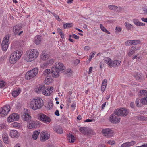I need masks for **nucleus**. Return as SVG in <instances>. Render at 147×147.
Here are the masks:
<instances>
[{
  "instance_id": "f257e3e1",
  "label": "nucleus",
  "mask_w": 147,
  "mask_h": 147,
  "mask_svg": "<svg viewBox=\"0 0 147 147\" xmlns=\"http://www.w3.org/2000/svg\"><path fill=\"white\" fill-rule=\"evenodd\" d=\"M39 55V52L36 49H32L26 51L24 59L27 62H31L36 59Z\"/></svg>"
},
{
  "instance_id": "f03ea898",
  "label": "nucleus",
  "mask_w": 147,
  "mask_h": 147,
  "mask_svg": "<svg viewBox=\"0 0 147 147\" xmlns=\"http://www.w3.org/2000/svg\"><path fill=\"white\" fill-rule=\"evenodd\" d=\"M65 69L63 64L59 62H57L51 69V73L53 77L57 78L59 77L61 71Z\"/></svg>"
},
{
  "instance_id": "7ed1b4c3",
  "label": "nucleus",
  "mask_w": 147,
  "mask_h": 147,
  "mask_svg": "<svg viewBox=\"0 0 147 147\" xmlns=\"http://www.w3.org/2000/svg\"><path fill=\"white\" fill-rule=\"evenodd\" d=\"M29 105L30 109L33 110L40 109L44 105L42 99L39 97L32 98L29 102Z\"/></svg>"
},
{
  "instance_id": "20e7f679",
  "label": "nucleus",
  "mask_w": 147,
  "mask_h": 147,
  "mask_svg": "<svg viewBox=\"0 0 147 147\" xmlns=\"http://www.w3.org/2000/svg\"><path fill=\"white\" fill-rule=\"evenodd\" d=\"M22 52L20 50H16L14 51L10 56L9 62L12 64H15L20 57Z\"/></svg>"
},
{
  "instance_id": "39448f33",
  "label": "nucleus",
  "mask_w": 147,
  "mask_h": 147,
  "mask_svg": "<svg viewBox=\"0 0 147 147\" xmlns=\"http://www.w3.org/2000/svg\"><path fill=\"white\" fill-rule=\"evenodd\" d=\"M22 52L20 50H16L14 51L10 56L9 62L12 64H15L20 57Z\"/></svg>"
},
{
  "instance_id": "423d86ee",
  "label": "nucleus",
  "mask_w": 147,
  "mask_h": 147,
  "mask_svg": "<svg viewBox=\"0 0 147 147\" xmlns=\"http://www.w3.org/2000/svg\"><path fill=\"white\" fill-rule=\"evenodd\" d=\"M38 68H35L32 70L28 71L25 75V78L27 80L34 78L38 74Z\"/></svg>"
},
{
  "instance_id": "0eeeda50",
  "label": "nucleus",
  "mask_w": 147,
  "mask_h": 147,
  "mask_svg": "<svg viewBox=\"0 0 147 147\" xmlns=\"http://www.w3.org/2000/svg\"><path fill=\"white\" fill-rule=\"evenodd\" d=\"M10 37L9 35L7 34L4 37L2 43V48L3 50L6 51L8 49L10 42L9 41V38Z\"/></svg>"
},
{
  "instance_id": "6e6552de",
  "label": "nucleus",
  "mask_w": 147,
  "mask_h": 147,
  "mask_svg": "<svg viewBox=\"0 0 147 147\" xmlns=\"http://www.w3.org/2000/svg\"><path fill=\"white\" fill-rule=\"evenodd\" d=\"M109 120L110 122L113 123L117 124L120 122V118L114 111V113L109 118Z\"/></svg>"
},
{
  "instance_id": "1a4fd4ad",
  "label": "nucleus",
  "mask_w": 147,
  "mask_h": 147,
  "mask_svg": "<svg viewBox=\"0 0 147 147\" xmlns=\"http://www.w3.org/2000/svg\"><path fill=\"white\" fill-rule=\"evenodd\" d=\"M10 110V107L9 105H6L0 109V115L3 117L6 116Z\"/></svg>"
},
{
  "instance_id": "9d476101",
  "label": "nucleus",
  "mask_w": 147,
  "mask_h": 147,
  "mask_svg": "<svg viewBox=\"0 0 147 147\" xmlns=\"http://www.w3.org/2000/svg\"><path fill=\"white\" fill-rule=\"evenodd\" d=\"M37 117L38 119L46 123H50L51 120L49 117L43 113L38 114Z\"/></svg>"
},
{
  "instance_id": "9b49d317",
  "label": "nucleus",
  "mask_w": 147,
  "mask_h": 147,
  "mask_svg": "<svg viewBox=\"0 0 147 147\" xmlns=\"http://www.w3.org/2000/svg\"><path fill=\"white\" fill-rule=\"evenodd\" d=\"M115 112L119 116H126L128 113V111L125 108H121L117 109L115 110Z\"/></svg>"
},
{
  "instance_id": "f8f14e48",
  "label": "nucleus",
  "mask_w": 147,
  "mask_h": 147,
  "mask_svg": "<svg viewBox=\"0 0 147 147\" xmlns=\"http://www.w3.org/2000/svg\"><path fill=\"white\" fill-rule=\"evenodd\" d=\"M19 119V116L17 113H14L11 114L7 119V121L11 123L14 121H17Z\"/></svg>"
},
{
  "instance_id": "ddd939ff",
  "label": "nucleus",
  "mask_w": 147,
  "mask_h": 147,
  "mask_svg": "<svg viewBox=\"0 0 147 147\" xmlns=\"http://www.w3.org/2000/svg\"><path fill=\"white\" fill-rule=\"evenodd\" d=\"M22 118L24 120L26 121H28L31 119V116L28 113V109H24L22 115Z\"/></svg>"
},
{
  "instance_id": "4468645a",
  "label": "nucleus",
  "mask_w": 147,
  "mask_h": 147,
  "mask_svg": "<svg viewBox=\"0 0 147 147\" xmlns=\"http://www.w3.org/2000/svg\"><path fill=\"white\" fill-rule=\"evenodd\" d=\"M49 136V134L48 133V132L43 131L40 134V140L42 142L48 139Z\"/></svg>"
},
{
  "instance_id": "2eb2a0df",
  "label": "nucleus",
  "mask_w": 147,
  "mask_h": 147,
  "mask_svg": "<svg viewBox=\"0 0 147 147\" xmlns=\"http://www.w3.org/2000/svg\"><path fill=\"white\" fill-rule=\"evenodd\" d=\"M21 26H19L18 25H16L14 26L13 28V31L14 34L16 35H20L23 32V31H20L19 32L21 29Z\"/></svg>"
},
{
  "instance_id": "dca6fc26",
  "label": "nucleus",
  "mask_w": 147,
  "mask_h": 147,
  "mask_svg": "<svg viewBox=\"0 0 147 147\" xmlns=\"http://www.w3.org/2000/svg\"><path fill=\"white\" fill-rule=\"evenodd\" d=\"M10 136L12 138H18L20 135V133L15 130H11L9 133Z\"/></svg>"
},
{
  "instance_id": "f3484780",
  "label": "nucleus",
  "mask_w": 147,
  "mask_h": 147,
  "mask_svg": "<svg viewBox=\"0 0 147 147\" xmlns=\"http://www.w3.org/2000/svg\"><path fill=\"white\" fill-rule=\"evenodd\" d=\"M102 132L104 136L107 137L111 136L113 133V131L109 128L103 129Z\"/></svg>"
},
{
  "instance_id": "a211bd4d",
  "label": "nucleus",
  "mask_w": 147,
  "mask_h": 147,
  "mask_svg": "<svg viewBox=\"0 0 147 147\" xmlns=\"http://www.w3.org/2000/svg\"><path fill=\"white\" fill-rule=\"evenodd\" d=\"M134 76L136 79L140 82H142L144 80V77L140 73H136L134 74Z\"/></svg>"
},
{
  "instance_id": "6ab92c4d",
  "label": "nucleus",
  "mask_w": 147,
  "mask_h": 147,
  "mask_svg": "<svg viewBox=\"0 0 147 147\" xmlns=\"http://www.w3.org/2000/svg\"><path fill=\"white\" fill-rule=\"evenodd\" d=\"M46 90L47 91V93L46 92L45 90H44L43 92V94L46 96H50L53 92V88L52 86H49L46 88Z\"/></svg>"
},
{
  "instance_id": "aec40b11",
  "label": "nucleus",
  "mask_w": 147,
  "mask_h": 147,
  "mask_svg": "<svg viewBox=\"0 0 147 147\" xmlns=\"http://www.w3.org/2000/svg\"><path fill=\"white\" fill-rule=\"evenodd\" d=\"M9 138L7 133L6 132H3L2 135V138L5 144H9Z\"/></svg>"
},
{
  "instance_id": "412c9836",
  "label": "nucleus",
  "mask_w": 147,
  "mask_h": 147,
  "mask_svg": "<svg viewBox=\"0 0 147 147\" xmlns=\"http://www.w3.org/2000/svg\"><path fill=\"white\" fill-rule=\"evenodd\" d=\"M45 86L43 85H40L39 86L36 87L35 89V91L37 93H42L43 94V92L45 90Z\"/></svg>"
},
{
  "instance_id": "4be33fe9",
  "label": "nucleus",
  "mask_w": 147,
  "mask_h": 147,
  "mask_svg": "<svg viewBox=\"0 0 147 147\" xmlns=\"http://www.w3.org/2000/svg\"><path fill=\"white\" fill-rule=\"evenodd\" d=\"M54 61V59H51L48 60L46 62L44 63L41 65L42 68H45L47 66H50L52 65Z\"/></svg>"
},
{
  "instance_id": "5701e85b",
  "label": "nucleus",
  "mask_w": 147,
  "mask_h": 147,
  "mask_svg": "<svg viewBox=\"0 0 147 147\" xmlns=\"http://www.w3.org/2000/svg\"><path fill=\"white\" fill-rule=\"evenodd\" d=\"M28 127L30 129H35L37 127V123L33 121H30L27 125Z\"/></svg>"
},
{
  "instance_id": "b1692460",
  "label": "nucleus",
  "mask_w": 147,
  "mask_h": 147,
  "mask_svg": "<svg viewBox=\"0 0 147 147\" xmlns=\"http://www.w3.org/2000/svg\"><path fill=\"white\" fill-rule=\"evenodd\" d=\"M136 142L134 141H131L129 142H127L123 144L120 146V147H129L132 146L135 144Z\"/></svg>"
},
{
  "instance_id": "393cba45",
  "label": "nucleus",
  "mask_w": 147,
  "mask_h": 147,
  "mask_svg": "<svg viewBox=\"0 0 147 147\" xmlns=\"http://www.w3.org/2000/svg\"><path fill=\"white\" fill-rule=\"evenodd\" d=\"M42 39V36H41L36 35L34 39V42L36 45H39L41 42Z\"/></svg>"
},
{
  "instance_id": "a878e982",
  "label": "nucleus",
  "mask_w": 147,
  "mask_h": 147,
  "mask_svg": "<svg viewBox=\"0 0 147 147\" xmlns=\"http://www.w3.org/2000/svg\"><path fill=\"white\" fill-rule=\"evenodd\" d=\"M21 92V90L20 88L14 89L12 92V96L14 97L18 96Z\"/></svg>"
},
{
  "instance_id": "bb28decb",
  "label": "nucleus",
  "mask_w": 147,
  "mask_h": 147,
  "mask_svg": "<svg viewBox=\"0 0 147 147\" xmlns=\"http://www.w3.org/2000/svg\"><path fill=\"white\" fill-rule=\"evenodd\" d=\"M121 61L119 60H114L112 61L111 67H117L120 65Z\"/></svg>"
},
{
  "instance_id": "cd10ccee",
  "label": "nucleus",
  "mask_w": 147,
  "mask_h": 147,
  "mask_svg": "<svg viewBox=\"0 0 147 147\" xmlns=\"http://www.w3.org/2000/svg\"><path fill=\"white\" fill-rule=\"evenodd\" d=\"M104 62L108 65L109 66L111 67L112 60L109 57H105L104 59Z\"/></svg>"
},
{
  "instance_id": "c85d7f7f",
  "label": "nucleus",
  "mask_w": 147,
  "mask_h": 147,
  "mask_svg": "<svg viewBox=\"0 0 147 147\" xmlns=\"http://www.w3.org/2000/svg\"><path fill=\"white\" fill-rule=\"evenodd\" d=\"M49 55L45 51H43L40 56V58L42 60L45 61L49 58Z\"/></svg>"
},
{
  "instance_id": "c756f323",
  "label": "nucleus",
  "mask_w": 147,
  "mask_h": 147,
  "mask_svg": "<svg viewBox=\"0 0 147 147\" xmlns=\"http://www.w3.org/2000/svg\"><path fill=\"white\" fill-rule=\"evenodd\" d=\"M133 22L135 25L137 26H144L145 25V24L139 21L137 19H134L133 20Z\"/></svg>"
},
{
  "instance_id": "7c9ffc66",
  "label": "nucleus",
  "mask_w": 147,
  "mask_h": 147,
  "mask_svg": "<svg viewBox=\"0 0 147 147\" xmlns=\"http://www.w3.org/2000/svg\"><path fill=\"white\" fill-rule=\"evenodd\" d=\"M136 50V47L134 46H132L129 49L128 52V55L129 56H131L134 53Z\"/></svg>"
},
{
  "instance_id": "2f4dec72",
  "label": "nucleus",
  "mask_w": 147,
  "mask_h": 147,
  "mask_svg": "<svg viewBox=\"0 0 147 147\" xmlns=\"http://www.w3.org/2000/svg\"><path fill=\"white\" fill-rule=\"evenodd\" d=\"M40 132V130H36L34 132L32 136V138L34 140L37 139Z\"/></svg>"
},
{
  "instance_id": "473e14b6",
  "label": "nucleus",
  "mask_w": 147,
  "mask_h": 147,
  "mask_svg": "<svg viewBox=\"0 0 147 147\" xmlns=\"http://www.w3.org/2000/svg\"><path fill=\"white\" fill-rule=\"evenodd\" d=\"M53 81V79L50 76L47 77L45 79V83L47 85H49Z\"/></svg>"
},
{
  "instance_id": "72a5a7b5",
  "label": "nucleus",
  "mask_w": 147,
  "mask_h": 147,
  "mask_svg": "<svg viewBox=\"0 0 147 147\" xmlns=\"http://www.w3.org/2000/svg\"><path fill=\"white\" fill-rule=\"evenodd\" d=\"M54 130L56 132L58 133L61 134L63 132V130L59 126H55Z\"/></svg>"
},
{
  "instance_id": "f704fd0d",
  "label": "nucleus",
  "mask_w": 147,
  "mask_h": 147,
  "mask_svg": "<svg viewBox=\"0 0 147 147\" xmlns=\"http://www.w3.org/2000/svg\"><path fill=\"white\" fill-rule=\"evenodd\" d=\"M11 125L12 127L17 129L20 128L21 126V124L17 122H14L12 123Z\"/></svg>"
},
{
  "instance_id": "c9c22d12",
  "label": "nucleus",
  "mask_w": 147,
  "mask_h": 147,
  "mask_svg": "<svg viewBox=\"0 0 147 147\" xmlns=\"http://www.w3.org/2000/svg\"><path fill=\"white\" fill-rule=\"evenodd\" d=\"M67 137L68 138V140H69V142H74L75 138L73 135L70 134H68Z\"/></svg>"
},
{
  "instance_id": "e433bc0d",
  "label": "nucleus",
  "mask_w": 147,
  "mask_h": 147,
  "mask_svg": "<svg viewBox=\"0 0 147 147\" xmlns=\"http://www.w3.org/2000/svg\"><path fill=\"white\" fill-rule=\"evenodd\" d=\"M80 131L84 134H86L88 132L87 128L86 127H81L80 128Z\"/></svg>"
},
{
  "instance_id": "4c0bfd02",
  "label": "nucleus",
  "mask_w": 147,
  "mask_h": 147,
  "mask_svg": "<svg viewBox=\"0 0 147 147\" xmlns=\"http://www.w3.org/2000/svg\"><path fill=\"white\" fill-rule=\"evenodd\" d=\"M73 26V24L72 23L69 22L64 24L63 25V27L65 29L71 27Z\"/></svg>"
},
{
  "instance_id": "58836bf2",
  "label": "nucleus",
  "mask_w": 147,
  "mask_h": 147,
  "mask_svg": "<svg viewBox=\"0 0 147 147\" xmlns=\"http://www.w3.org/2000/svg\"><path fill=\"white\" fill-rule=\"evenodd\" d=\"M124 25L128 30H131V28H133V26L132 25L127 22H125Z\"/></svg>"
},
{
  "instance_id": "ea45409f",
  "label": "nucleus",
  "mask_w": 147,
  "mask_h": 147,
  "mask_svg": "<svg viewBox=\"0 0 147 147\" xmlns=\"http://www.w3.org/2000/svg\"><path fill=\"white\" fill-rule=\"evenodd\" d=\"M139 93L141 96H144L147 94V91L145 90H140Z\"/></svg>"
},
{
  "instance_id": "a19ab883",
  "label": "nucleus",
  "mask_w": 147,
  "mask_h": 147,
  "mask_svg": "<svg viewBox=\"0 0 147 147\" xmlns=\"http://www.w3.org/2000/svg\"><path fill=\"white\" fill-rule=\"evenodd\" d=\"M140 102L142 104L147 105V95L141 99Z\"/></svg>"
},
{
  "instance_id": "79ce46f5",
  "label": "nucleus",
  "mask_w": 147,
  "mask_h": 147,
  "mask_svg": "<svg viewBox=\"0 0 147 147\" xmlns=\"http://www.w3.org/2000/svg\"><path fill=\"white\" fill-rule=\"evenodd\" d=\"M100 27L102 30L104 32L109 34H110V33L108 31L106 28L101 24H100Z\"/></svg>"
},
{
  "instance_id": "37998d69",
  "label": "nucleus",
  "mask_w": 147,
  "mask_h": 147,
  "mask_svg": "<svg viewBox=\"0 0 147 147\" xmlns=\"http://www.w3.org/2000/svg\"><path fill=\"white\" fill-rule=\"evenodd\" d=\"M137 120L141 121H145L146 120V118L142 116H139L137 117Z\"/></svg>"
},
{
  "instance_id": "c03bdc74",
  "label": "nucleus",
  "mask_w": 147,
  "mask_h": 147,
  "mask_svg": "<svg viewBox=\"0 0 147 147\" xmlns=\"http://www.w3.org/2000/svg\"><path fill=\"white\" fill-rule=\"evenodd\" d=\"M50 72L51 71L50 69H47L44 71L43 75L47 77H48V76L50 74Z\"/></svg>"
},
{
  "instance_id": "a18cd8bd",
  "label": "nucleus",
  "mask_w": 147,
  "mask_h": 147,
  "mask_svg": "<svg viewBox=\"0 0 147 147\" xmlns=\"http://www.w3.org/2000/svg\"><path fill=\"white\" fill-rule=\"evenodd\" d=\"M108 7L109 9L113 10H116L117 8V6L113 5H109L108 6Z\"/></svg>"
},
{
  "instance_id": "49530a36",
  "label": "nucleus",
  "mask_w": 147,
  "mask_h": 147,
  "mask_svg": "<svg viewBox=\"0 0 147 147\" xmlns=\"http://www.w3.org/2000/svg\"><path fill=\"white\" fill-rule=\"evenodd\" d=\"M132 45H136L140 43V41L138 40H132Z\"/></svg>"
},
{
  "instance_id": "de8ad7c7",
  "label": "nucleus",
  "mask_w": 147,
  "mask_h": 147,
  "mask_svg": "<svg viewBox=\"0 0 147 147\" xmlns=\"http://www.w3.org/2000/svg\"><path fill=\"white\" fill-rule=\"evenodd\" d=\"M6 85V83L4 81H0V87H3Z\"/></svg>"
},
{
  "instance_id": "09e8293b",
  "label": "nucleus",
  "mask_w": 147,
  "mask_h": 147,
  "mask_svg": "<svg viewBox=\"0 0 147 147\" xmlns=\"http://www.w3.org/2000/svg\"><path fill=\"white\" fill-rule=\"evenodd\" d=\"M132 40H129L126 41L125 42V45H126L130 46L132 45Z\"/></svg>"
},
{
  "instance_id": "8fccbe9b",
  "label": "nucleus",
  "mask_w": 147,
  "mask_h": 147,
  "mask_svg": "<svg viewBox=\"0 0 147 147\" xmlns=\"http://www.w3.org/2000/svg\"><path fill=\"white\" fill-rule=\"evenodd\" d=\"M107 81L106 79H104L102 82V86H107Z\"/></svg>"
},
{
  "instance_id": "3c124183",
  "label": "nucleus",
  "mask_w": 147,
  "mask_h": 147,
  "mask_svg": "<svg viewBox=\"0 0 147 147\" xmlns=\"http://www.w3.org/2000/svg\"><path fill=\"white\" fill-rule=\"evenodd\" d=\"M84 50L85 51H88L91 49V47L88 46H86L84 47Z\"/></svg>"
},
{
  "instance_id": "603ef678",
  "label": "nucleus",
  "mask_w": 147,
  "mask_h": 147,
  "mask_svg": "<svg viewBox=\"0 0 147 147\" xmlns=\"http://www.w3.org/2000/svg\"><path fill=\"white\" fill-rule=\"evenodd\" d=\"M115 143V142L114 140H109L107 142V143L111 145L114 144Z\"/></svg>"
},
{
  "instance_id": "864d4df0",
  "label": "nucleus",
  "mask_w": 147,
  "mask_h": 147,
  "mask_svg": "<svg viewBox=\"0 0 147 147\" xmlns=\"http://www.w3.org/2000/svg\"><path fill=\"white\" fill-rule=\"evenodd\" d=\"M95 53L96 52H91L89 55V57H90V58H92L94 56Z\"/></svg>"
},
{
  "instance_id": "5fc2aeb1",
  "label": "nucleus",
  "mask_w": 147,
  "mask_h": 147,
  "mask_svg": "<svg viewBox=\"0 0 147 147\" xmlns=\"http://www.w3.org/2000/svg\"><path fill=\"white\" fill-rule=\"evenodd\" d=\"M106 86H106L101 85V90L102 92H103L105 91L106 88Z\"/></svg>"
},
{
  "instance_id": "6e6d98bb",
  "label": "nucleus",
  "mask_w": 147,
  "mask_h": 147,
  "mask_svg": "<svg viewBox=\"0 0 147 147\" xmlns=\"http://www.w3.org/2000/svg\"><path fill=\"white\" fill-rule=\"evenodd\" d=\"M54 16L55 19H57L58 21H61V20L58 15L54 14Z\"/></svg>"
},
{
  "instance_id": "4d7b16f0",
  "label": "nucleus",
  "mask_w": 147,
  "mask_h": 147,
  "mask_svg": "<svg viewBox=\"0 0 147 147\" xmlns=\"http://www.w3.org/2000/svg\"><path fill=\"white\" fill-rule=\"evenodd\" d=\"M121 28L119 27H116L115 28V30L117 32H120L121 31Z\"/></svg>"
},
{
  "instance_id": "13d9d810",
  "label": "nucleus",
  "mask_w": 147,
  "mask_h": 147,
  "mask_svg": "<svg viewBox=\"0 0 147 147\" xmlns=\"http://www.w3.org/2000/svg\"><path fill=\"white\" fill-rule=\"evenodd\" d=\"M80 62V60L78 59H76L74 62V63L76 65H77Z\"/></svg>"
},
{
  "instance_id": "bf43d9fd",
  "label": "nucleus",
  "mask_w": 147,
  "mask_h": 147,
  "mask_svg": "<svg viewBox=\"0 0 147 147\" xmlns=\"http://www.w3.org/2000/svg\"><path fill=\"white\" fill-rule=\"evenodd\" d=\"M76 39H78L79 38V37L76 34H73V38Z\"/></svg>"
},
{
  "instance_id": "052dcab7",
  "label": "nucleus",
  "mask_w": 147,
  "mask_h": 147,
  "mask_svg": "<svg viewBox=\"0 0 147 147\" xmlns=\"http://www.w3.org/2000/svg\"><path fill=\"white\" fill-rule=\"evenodd\" d=\"M66 74H70L72 73L71 70L69 69H68L66 70Z\"/></svg>"
},
{
  "instance_id": "680f3d73",
  "label": "nucleus",
  "mask_w": 147,
  "mask_h": 147,
  "mask_svg": "<svg viewBox=\"0 0 147 147\" xmlns=\"http://www.w3.org/2000/svg\"><path fill=\"white\" fill-rule=\"evenodd\" d=\"M5 127H6L5 125L3 124H0V130Z\"/></svg>"
},
{
  "instance_id": "e2e57ef3",
  "label": "nucleus",
  "mask_w": 147,
  "mask_h": 147,
  "mask_svg": "<svg viewBox=\"0 0 147 147\" xmlns=\"http://www.w3.org/2000/svg\"><path fill=\"white\" fill-rule=\"evenodd\" d=\"M141 20L143 22L147 23V18H141Z\"/></svg>"
},
{
  "instance_id": "0e129e2a",
  "label": "nucleus",
  "mask_w": 147,
  "mask_h": 147,
  "mask_svg": "<svg viewBox=\"0 0 147 147\" xmlns=\"http://www.w3.org/2000/svg\"><path fill=\"white\" fill-rule=\"evenodd\" d=\"M135 102L136 106L137 107H139L140 106V105L139 103V100L137 99L136 100Z\"/></svg>"
},
{
  "instance_id": "69168bd1",
  "label": "nucleus",
  "mask_w": 147,
  "mask_h": 147,
  "mask_svg": "<svg viewBox=\"0 0 147 147\" xmlns=\"http://www.w3.org/2000/svg\"><path fill=\"white\" fill-rule=\"evenodd\" d=\"M55 114L57 116H59L60 115L59 111L57 110L55 112Z\"/></svg>"
},
{
  "instance_id": "338daca9",
  "label": "nucleus",
  "mask_w": 147,
  "mask_h": 147,
  "mask_svg": "<svg viewBox=\"0 0 147 147\" xmlns=\"http://www.w3.org/2000/svg\"><path fill=\"white\" fill-rule=\"evenodd\" d=\"M76 106V104L75 103H73L71 105V108H73V109L74 110L75 109V107Z\"/></svg>"
},
{
  "instance_id": "774afa93",
  "label": "nucleus",
  "mask_w": 147,
  "mask_h": 147,
  "mask_svg": "<svg viewBox=\"0 0 147 147\" xmlns=\"http://www.w3.org/2000/svg\"><path fill=\"white\" fill-rule=\"evenodd\" d=\"M135 147H147V143L141 146H136Z\"/></svg>"
}]
</instances>
